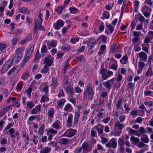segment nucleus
I'll return each instance as SVG.
<instances>
[{
    "label": "nucleus",
    "instance_id": "f257e3e1",
    "mask_svg": "<svg viewBox=\"0 0 153 153\" xmlns=\"http://www.w3.org/2000/svg\"><path fill=\"white\" fill-rule=\"evenodd\" d=\"M14 55V56L12 60L13 62H14V63L17 64L21 60L23 56L22 49L21 48L16 49Z\"/></svg>",
    "mask_w": 153,
    "mask_h": 153
},
{
    "label": "nucleus",
    "instance_id": "f03ea898",
    "mask_svg": "<svg viewBox=\"0 0 153 153\" xmlns=\"http://www.w3.org/2000/svg\"><path fill=\"white\" fill-rule=\"evenodd\" d=\"M100 73L102 75V78L104 80H106L114 74L112 71H107L104 69H102L100 70Z\"/></svg>",
    "mask_w": 153,
    "mask_h": 153
},
{
    "label": "nucleus",
    "instance_id": "7ed1b4c3",
    "mask_svg": "<svg viewBox=\"0 0 153 153\" xmlns=\"http://www.w3.org/2000/svg\"><path fill=\"white\" fill-rule=\"evenodd\" d=\"M12 63V60L10 59L7 60L3 65L1 70V72L2 73H4L6 72L11 66Z\"/></svg>",
    "mask_w": 153,
    "mask_h": 153
},
{
    "label": "nucleus",
    "instance_id": "20e7f679",
    "mask_svg": "<svg viewBox=\"0 0 153 153\" xmlns=\"http://www.w3.org/2000/svg\"><path fill=\"white\" fill-rule=\"evenodd\" d=\"M77 108L78 110L75 111V113L73 120L74 125L76 124L78 122L80 114V110L82 109V106L81 105H79L77 106Z\"/></svg>",
    "mask_w": 153,
    "mask_h": 153
},
{
    "label": "nucleus",
    "instance_id": "39448f33",
    "mask_svg": "<svg viewBox=\"0 0 153 153\" xmlns=\"http://www.w3.org/2000/svg\"><path fill=\"white\" fill-rule=\"evenodd\" d=\"M76 132L77 131L76 130L72 128H69L64 133L63 136L71 137L73 136Z\"/></svg>",
    "mask_w": 153,
    "mask_h": 153
},
{
    "label": "nucleus",
    "instance_id": "423d86ee",
    "mask_svg": "<svg viewBox=\"0 0 153 153\" xmlns=\"http://www.w3.org/2000/svg\"><path fill=\"white\" fill-rule=\"evenodd\" d=\"M65 22L63 20L61 19H59L56 22L54 23L53 25V28L55 30H59L63 26Z\"/></svg>",
    "mask_w": 153,
    "mask_h": 153
},
{
    "label": "nucleus",
    "instance_id": "0eeeda50",
    "mask_svg": "<svg viewBox=\"0 0 153 153\" xmlns=\"http://www.w3.org/2000/svg\"><path fill=\"white\" fill-rule=\"evenodd\" d=\"M116 140V138H113L106 144L105 146L109 148H116L117 146V142Z\"/></svg>",
    "mask_w": 153,
    "mask_h": 153
},
{
    "label": "nucleus",
    "instance_id": "6e6552de",
    "mask_svg": "<svg viewBox=\"0 0 153 153\" xmlns=\"http://www.w3.org/2000/svg\"><path fill=\"white\" fill-rule=\"evenodd\" d=\"M116 81V78H113L110 80H108L103 83L104 86L108 90L111 89V84H114Z\"/></svg>",
    "mask_w": 153,
    "mask_h": 153
},
{
    "label": "nucleus",
    "instance_id": "1a4fd4ad",
    "mask_svg": "<svg viewBox=\"0 0 153 153\" xmlns=\"http://www.w3.org/2000/svg\"><path fill=\"white\" fill-rule=\"evenodd\" d=\"M115 78H116V80L117 79V81L115 83L114 86L117 88H119L122 84L121 81L123 78V76L121 74H118L117 77Z\"/></svg>",
    "mask_w": 153,
    "mask_h": 153
},
{
    "label": "nucleus",
    "instance_id": "9d476101",
    "mask_svg": "<svg viewBox=\"0 0 153 153\" xmlns=\"http://www.w3.org/2000/svg\"><path fill=\"white\" fill-rule=\"evenodd\" d=\"M110 64H111V67H109V68L116 71L117 69L118 65L117 61L114 58H112L110 60Z\"/></svg>",
    "mask_w": 153,
    "mask_h": 153
},
{
    "label": "nucleus",
    "instance_id": "9b49d317",
    "mask_svg": "<svg viewBox=\"0 0 153 153\" xmlns=\"http://www.w3.org/2000/svg\"><path fill=\"white\" fill-rule=\"evenodd\" d=\"M35 23H34V26L33 29V33L36 34L38 33V30L44 31L45 29L44 27L42 25V24H37L36 27L35 28Z\"/></svg>",
    "mask_w": 153,
    "mask_h": 153
},
{
    "label": "nucleus",
    "instance_id": "f8f14e48",
    "mask_svg": "<svg viewBox=\"0 0 153 153\" xmlns=\"http://www.w3.org/2000/svg\"><path fill=\"white\" fill-rule=\"evenodd\" d=\"M62 123L59 120H57L53 122L51 126L52 127L56 129H59L61 128Z\"/></svg>",
    "mask_w": 153,
    "mask_h": 153
},
{
    "label": "nucleus",
    "instance_id": "ddd939ff",
    "mask_svg": "<svg viewBox=\"0 0 153 153\" xmlns=\"http://www.w3.org/2000/svg\"><path fill=\"white\" fill-rule=\"evenodd\" d=\"M42 14H41V12H40L38 15L39 19H35L34 20V23H35V28L36 27V26L37 24H41L42 23L43 20V19H42Z\"/></svg>",
    "mask_w": 153,
    "mask_h": 153
},
{
    "label": "nucleus",
    "instance_id": "4468645a",
    "mask_svg": "<svg viewBox=\"0 0 153 153\" xmlns=\"http://www.w3.org/2000/svg\"><path fill=\"white\" fill-rule=\"evenodd\" d=\"M73 118V115L71 114H70L68 116V118L66 122V126L67 127L69 128L71 127Z\"/></svg>",
    "mask_w": 153,
    "mask_h": 153
},
{
    "label": "nucleus",
    "instance_id": "2eb2a0df",
    "mask_svg": "<svg viewBox=\"0 0 153 153\" xmlns=\"http://www.w3.org/2000/svg\"><path fill=\"white\" fill-rule=\"evenodd\" d=\"M83 153H87L88 151H90L92 149V148L89 147L86 143H83L82 145Z\"/></svg>",
    "mask_w": 153,
    "mask_h": 153
},
{
    "label": "nucleus",
    "instance_id": "dca6fc26",
    "mask_svg": "<svg viewBox=\"0 0 153 153\" xmlns=\"http://www.w3.org/2000/svg\"><path fill=\"white\" fill-rule=\"evenodd\" d=\"M8 132L10 134V136L12 137H15L19 136V133L18 131L15 133V130L13 128L10 129L8 130Z\"/></svg>",
    "mask_w": 153,
    "mask_h": 153
},
{
    "label": "nucleus",
    "instance_id": "f3484780",
    "mask_svg": "<svg viewBox=\"0 0 153 153\" xmlns=\"http://www.w3.org/2000/svg\"><path fill=\"white\" fill-rule=\"evenodd\" d=\"M137 57L140 58V60L143 61L146 60L147 58V54L144 52L141 51L137 54Z\"/></svg>",
    "mask_w": 153,
    "mask_h": 153
},
{
    "label": "nucleus",
    "instance_id": "a211bd4d",
    "mask_svg": "<svg viewBox=\"0 0 153 153\" xmlns=\"http://www.w3.org/2000/svg\"><path fill=\"white\" fill-rule=\"evenodd\" d=\"M104 127V126L101 124H99L97 126H95L99 135H101L103 133Z\"/></svg>",
    "mask_w": 153,
    "mask_h": 153
},
{
    "label": "nucleus",
    "instance_id": "6ab92c4d",
    "mask_svg": "<svg viewBox=\"0 0 153 153\" xmlns=\"http://www.w3.org/2000/svg\"><path fill=\"white\" fill-rule=\"evenodd\" d=\"M30 71L27 70L25 71L23 73L21 76V78L24 80H26L30 75Z\"/></svg>",
    "mask_w": 153,
    "mask_h": 153
},
{
    "label": "nucleus",
    "instance_id": "aec40b11",
    "mask_svg": "<svg viewBox=\"0 0 153 153\" xmlns=\"http://www.w3.org/2000/svg\"><path fill=\"white\" fill-rule=\"evenodd\" d=\"M139 130L140 131H137V133L136 134V135L138 137H140L142 134L146 133V131L143 126L140 127L139 128Z\"/></svg>",
    "mask_w": 153,
    "mask_h": 153
},
{
    "label": "nucleus",
    "instance_id": "412c9836",
    "mask_svg": "<svg viewBox=\"0 0 153 153\" xmlns=\"http://www.w3.org/2000/svg\"><path fill=\"white\" fill-rule=\"evenodd\" d=\"M106 27L108 30L105 31V33L110 34L113 32L114 30V27L110 24H109L106 25Z\"/></svg>",
    "mask_w": 153,
    "mask_h": 153
},
{
    "label": "nucleus",
    "instance_id": "4be33fe9",
    "mask_svg": "<svg viewBox=\"0 0 153 153\" xmlns=\"http://www.w3.org/2000/svg\"><path fill=\"white\" fill-rule=\"evenodd\" d=\"M41 106L39 105L35 106L34 108H33L31 111V114H37L38 112H40Z\"/></svg>",
    "mask_w": 153,
    "mask_h": 153
},
{
    "label": "nucleus",
    "instance_id": "5701e85b",
    "mask_svg": "<svg viewBox=\"0 0 153 153\" xmlns=\"http://www.w3.org/2000/svg\"><path fill=\"white\" fill-rule=\"evenodd\" d=\"M110 51L113 53H115L116 52H122L121 51H119L118 50L117 46L115 44H113L111 45Z\"/></svg>",
    "mask_w": 153,
    "mask_h": 153
},
{
    "label": "nucleus",
    "instance_id": "b1692460",
    "mask_svg": "<svg viewBox=\"0 0 153 153\" xmlns=\"http://www.w3.org/2000/svg\"><path fill=\"white\" fill-rule=\"evenodd\" d=\"M58 85V83L55 77L52 78L51 83V86L52 88L54 89Z\"/></svg>",
    "mask_w": 153,
    "mask_h": 153
},
{
    "label": "nucleus",
    "instance_id": "393cba45",
    "mask_svg": "<svg viewBox=\"0 0 153 153\" xmlns=\"http://www.w3.org/2000/svg\"><path fill=\"white\" fill-rule=\"evenodd\" d=\"M72 110V107L71 105L69 104H67L65 106L63 110L66 112H71Z\"/></svg>",
    "mask_w": 153,
    "mask_h": 153
},
{
    "label": "nucleus",
    "instance_id": "a878e982",
    "mask_svg": "<svg viewBox=\"0 0 153 153\" xmlns=\"http://www.w3.org/2000/svg\"><path fill=\"white\" fill-rule=\"evenodd\" d=\"M85 91L86 94L94 92L92 86L89 83H88L87 85Z\"/></svg>",
    "mask_w": 153,
    "mask_h": 153
},
{
    "label": "nucleus",
    "instance_id": "bb28decb",
    "mask_svg": "<svg viewBox=\"0 0 153 153\" xmlns=\"http://www.w3.org/2000/svg\"><path fill=\"white\" fill-rule=\"evenodd\" d=\"M65 6H64L61 5L57 7L55 9L56 12L58 14H61L62 13V11L65 8Z\"/></svg>",
    "mask_w": 153,
    "mask_h": 153
},
{
    "label": "nucleus",
    "instance_id": "cd10ccee",
    "mask_svg": "<svg viewBox=\"0 0 153 153\" xmlns=\"http://www.w3.org/2000/svg\"><path fill=\"white\" fill-rule=\"evenodd\" d=\"M106 49V46L105 45H101L99 51L98 52V54L100 56L101 55L104 53Z\"/></svg>",
    "mask_w": 153,
    "mask_h": 153
},
{
    "label": "nucleus",
    "instance_id": "c85d7f7f",
    "mask_svg": "<svg viewBox=\"0 0 153 153\" xmlns=\"http://www.w3.org/2000/svg\"><path fill=\"white\" fill-rule=\"evenodd\" d=\"M128 57L127 55L123 56L122 58L120 60V62L122 64H125L128 62Z\"/></svg>",
    "mask_w": 153,
    "mask_h": 153
},
{
    "label": "nucleus",
    "instance_id": "c756f323",
    "mask_svg": "<svg viewBox=\"0 0 153 153\" xmlns=\"http://www.w3.org/2000/svg\"><path fill=\"white\" fill-rule=\"evenodd\" d=\"M68 78L69 77L67 76H65L63 78L62 85L64 88H65V87L68 84Z\"/></svg>",
    "mask_w": 153,
    "mask_h": 153
},
{
    "label": "nucleus",
    "instance_id": "7c9ffc66",
    "mask_svg": "<svg viewBox=\"0 0 153 153\" xmlns=\"http://www.w3.org/2000/svg\"><path fill=\"white\" fill-rule=\"evenodd\" d=\"M47 134H50L53 135V134H56L58 132L57 131L54 129L52 128H50L49 129L47 130Z\"/></svg>",
    "mask_w": 153,
    "mask_h": 153
},
{
    "label": "nucleus",
    "instance_id": "2f4dec72",
    "mask_svg": "<svg viewBox=\"0 0 153 153\" xmlns=\"http://www.w3.org/2000/svg\"><path fill=\"white\" fill-rule=\"evenodd\" d=\"M51 151V149L48 147H45L41 149L40 153H48Z\"/></svg>",
    "mask_w": 153,
    "mask_h": 153
},
{
    "label": "nucleus",
    "instance_id": "473e14b6",
    "mask_svg": "<svg viewBox=\"0 0 153 153\" xmlns=\"http://www.w3.org/2000/svg\"><path fill=\"white\" fill-rule=\"evenodd\" d=\"M146 76L148 77L151 76L153 75V72L152 68L149 67L146 73Z\"/></svg>",
    "mask_w": 153,
    "mask_h": 153
},
{
    "label": "nucleus",
    "instance_id": "72a5a7b5",
    "mask_svg": "<svg viewBox=\"0 0 153 153\" xmlns=\"http://www.w3.org/2000/svg\"><path fill=\"white\" fill-rule=\"evenodd\" d=\"M152 10L151 8L146 5L143 6L141 11L142 12H150Z\"/></svg>",
    "mask_w": 153,
    "mask_h": 153
},
{
    "label": "nucleus",
    "instance_id": "f704fd0d",
    "mask_svg": "<svg viewBox=\"0 0 153 153\" xmlns=\"http://www.w3.org/2000/svg\"><path fill=\"white\" fill-rule=\"evenodd\" d=\"M53 62L52 59H50L47 57L45 58L44 60L45 63L49 66H51V65Z\"/></svg>",
    "mask_w": 153,
    "mask_h": 153
},
{
    "label": "nucleus",
    "instance_id": "c9c22d12",
    "mask_svg": "<svg viewBox=\"0 0 153 153\" xmlns=\"http://www.w3.org/2000/svg\"><path fill=\"white\" fill-rule=\"evenodd\" d=\"M54 109L53 108H51L49 109L48 113V118H53L54 114Z\"/></svg>",
    "mask_w": 153,
    "mask_h": 153
},
{
    "label": "nucleus",
    "instance_id": "e433bc0d",
    "mask_svg": "<svg viewBox=\"0 0 153 153\" xmlns=\"http://www.w3.org/2000/svg\"><path fill=\"white\" fill-rule=\"evenodd\" d=\"M34 45H32L30 47V49L27 51L26 55L29 56L30 57L31 55H32L34 50Z\"/></svg>",
    "mask_w": 153,
    "mask_h": 153
},
{
    "label": "nucleus",
    "instance_id": "4c0bfd02",
    "mask_svg": "<svg viewBox=\"0 0 153 153\" xmlns=\"http://www.w3.org/2000/svg\"><path fill=\"white\" fill-rule=\"evenodd\" d=\"M71 48L70 45H65L62 46L61 48V49L65 52H68Z\"/></svg>",
    "mask_w": 153,
    "mask_h": 153
},
{
    "label": "nucleus",
    "instance_id": "58836bf2",
    "mask_svg": "<svg viewBox=\"0 0 153 153\" xmlns=\"http://www.w3.org/2000/svg\"><path fill=\"white\" fill-rule=\"evenodd\" d=\"M141 140L146 143H148L149 141L148 136L146 135L142 136L141 137Z\"/></svg>",
    "mask_w": 153,
    "mask_h": 153
},
{
    "label": "nucleus",
    "instance_id": "ea45409f",
    "mask_svg": "<svg viewBox=\"0 0 153 153\" xmlns=\"http://www.w3.org/2000/svg\"><path fill=\"white\" fill-rule=\"evenodd\" d=\"M115 127H118L120 130H121L125 127V125L121 124L119 121H117L115 124Z\"/></svg>",
    "mask_w": 153,
    "mask_h": 153
},
{
    "label": "nucleus",
    "instance_id": "a19ab883",
    "mask_svg": "<svg viewBox=\"0 0 153 153\" xmlns=\"http://www.w3.org/2000/svg\"><path fill=\"white\" fill-rule=\"evenodd\" d=\"M98 39L101 40L103 43H106V42L107 36L104 35H101L99 36Z\"/></svg>",
    "mask_w": 153,
    "mask_h": 153
},
{
    "label": "nucleus",
    "instance_id": "79ce46f5",
    "mask_svg": "<svg viewBox=\"0 0 153 153\" xmlns=\"http://www.w3.org/2000/svg\"><path fill=\"white\" fill-rule=\"evenodd\" d=\"M45 126L42 125L40 126L38 130V134L41 136L44 133Z\"/></svg>",
    "mask_w": 153,
    "mask_h": 153
},
{
    "label": "nucleus",
    "instance_id": "37998d69",
    "mask_svg": "<svg viewBox=\"0 0 153 153\" xmlns=\"http://www.w3.org/2000/svg\"><path fill=\"white\" fill-rule=\"evenodd\" d=\"M20 12L25 14L29 13L28 9L26 7H22L20 9Z\"/></svg>",
    "mask_w": 153,
    "mask_h": 153
},
{
    "label": "nucleus",
    "instance_id": "c03bdc74",
    "mask_svg": "<svg viewBox=\"0 0 153 153\" xmlns=\"http://www.w3.org/2000/svg\"><path fill=\"white\" fill-rule=\"evenodd\" d=\"M34 104L33 101H27V106L30 108H32L34 106Z\"/></svg>",
    "mask_w": 153,
    "mask_h": 153
},
{
    "label": "nucleus",
    "instance_id": "a18cd8bd",
    "mask_svg": "<svg viewBox=\"0 0 153 153\" xmlns=\"http://www.w3.org/2000/svg\"><path fill=\"white\" fill-rule=\"evenodd\" d=\"M69 10L70 11L71 13L72 14H75L76 13L78 10L75 7H71L69 9Z\"/></svg>",
    "mask_w": 153,
    "mask_h": 153
},
{
    "label": "nucleus",
    "instance_id": "49530a36",
    "mask_svg": "<svg viewBox=\"0 0 153 153\" xmlns=\"http://www.w3.org/2000/svg\"><path fill=\"white\" fill-rule=\"evenodd\" d=\"M49 100V98L46 95L43 96L41 99L40 102H47Z\"/></svg>",
    "mask_w": 153,
    "mask_h": 153
},
{
    "label": "nucleus",
    "instance_id": "de8ad7c7",
    "mask_svg": "<svg viewBox=\"0 0 153 153\" xmlns=\"http://www.w3.org/2000/svg\"><path fill=\"white\" fill-rule=\"evenodd\" d=\"M30 140L32 141L34 144H36L38 142V137L37 136L34 135L33 138L31 139Z\"/></svg>",
    "mask_w": 153,
    "mask_h": 153
},
{
    "label": "nucleus",
    "instance_id": "09e8293b",
    "mask_svg": "<svg viewBox=\"0 0 153 153\" xmlns=\"http://www.w3.org/2000/svg\"><path fill=\"white\" fill-rule=\"evenodd\" d=\"M96 42L95 41L92 40H90L88 44V46L90 47V49L94 48L96 44Z\"/></svg>",
    "mask_w": 153,
    "mask_h": 153
},
{
    "label": "nucleus",
    "instance_id": "8fccbe9b",
    "mask_svg": "<svg viewBox=\"0 0 153 153\" xmlns=\"http://www.w3.org/2000/svg\"><path fill=\"white\" fill-rule=\"evenodd\" d=\"M14 125V123L13 122H11L9 123L6 127L4 129V131H7V130L9 129H10L11 128V127H12Z\"/></svg>",
    "mask_w": 153,
    "mask_h": 153
},
{
    "label": "nucleus",
    "instance_id": "3c124183",
    "mask_svg": "<svg viewBox=\"0 0 153 153\" xmlns=\"http://www.w3.org/2000/svg\"><path fill=\"white\" fill-rule=\"evenodd\" d=\"M131 140L135 143H138L140 141L139 139L134 136H132L130 137Z\"/></svg>",
    "mask_w": 153,
    "mask_h": 153
},
{
    "label": "nucleus",
    "instance_id": "603ef678",
    "mask_svg": "<svg viewBox=\"0 0 153 153\" xmlns=\"http://www.w3.org/2000/svg\"><path fill=\"white\" fill-rule=\"evenodd\" d=\"M32 89L31 88L29 87L27 89L25 90V92L26 93L27 96L29 98L30 97L31 93L32 91Z\"/></svg>",
    "mask_w": 153,
    "mask_h": 153
},
{
    "label": "nucleus",
    "instance_id": "864d4df0",
    "mask_svg": "<svg viewBox=\"0 0 153 153\" xmlns=\"http://www.w3.org/2000/svg\"><path fill=\"white\" fill-rule=\"evenodd\" d=\"M110 14L109 12L105 11L103 14V16L105 19H108L110 17Z\"/></svg>",
    "mask_w": 153,
    "mask_h": 153
},
{
    "label": "nucleus",
    "instance_id": "5fc2aeb1",
    "mask_svg": "<svg viewBox=\"0 0 153 153\" xmlns=\"http://www.w3.org/2000/svg\"><path fill=\"white\" fill-rule=\"evenodd\" d=\"M118 142L119 146H124V142L123 139L120 137L119 138L118 140Z\"/></svg>",
    "mask_w": 153,
    "mask_h": 153
},
{
    "label": "nucleus",
    "instance_id": "6e6d98bb",
    "mask_svg": "<svg viewBox=\"0 0 153 153\" xmlns=\"http://www.w3.org/2000/svg\"><path fill=\"white\" fill-rule=\"evenodd\" d=\"M114 6V3H110V4L106 5L105 6V8L108 10H111Z\"/></svg>",
    "mask_w": 153,
    "mask_h": 153
},
{
    "label": "nucleus",
    "instance_id": "4d7b16f0",
    "mask_svg": "<svg viewBox=\"0 0 153 153\" xmlns=\"http://www.w3.org/2000/svg\"><path fill=\"white\" fill-rule=\"evenodd\" d=\"M7 47V45L3 43H0V51H2L5 49Z\"/></svg>",
    "mask_w": 153,
    "mask_h": 153
},
{
    "label": "nucleus",
    "instance_id": "13d9d810",
    "mask_svg": "<svg viewBox=\"0 0 153 153\" xmlns=\"http://www.w3.org/2000/svg\"><path fill=\"white\" fill-rule=\"evenodd\" d=\"M101 139V142L102 144H105L108 141V139L106 137H105L102 136L100 137Z\"/></svg>",
    "mask_w": 153,
    "mask_h": 153
},
{
    "label": "nucleus",
    "instance_id": "bf43d9fd",
    "mask_svg": "<svg viewBox=\"0 0 153 153\" xmlns=\"http://www.w3.org/2000/svg\"><path fill=\"white\" fill-rule=\"evenodd\" d=\"M60 143L63 144H65L68 142V139L66 138H62L60 140Z\"/></svg>",
    "mask_w": 153,
    "mask_h": 153
},
{
    "label": "nucleus",
    "instance_id": "052dcab7",
    "mask_svg": "<svg viewBox=\"0 0 153 153\" xmlns=\"http://www.w3.org/2000/svg\"><path fill=\"white\" fill-rule=\"evenodd\" d=\"M105 29V25L103 22H102L100 25V26L99 27V29L100 31L102 32Z\"/></svg>",
    "mask_w": 153,
    "mask_h": 153
},
{
    "label": "nucleus",
    "instance_id": "680f3d73",
    "mask_svg": "<svg viewBox=\"0 0 153 153\" xmlns=\"http://www.w3.org/2000/svg\"><path fill=\"white\" fill-rule=\"evenodd\" d=\"M65 102V100L64 99H61L58 102V105L60 106H61L64 105Z\"/></svg>",
    "mask_w": 153,
    "mask_h": 153
},
{
    "label": "nucleus",
    "instance_id": "e2e57ef3",
    "mask_svg": "<svg viewBox=\"0 0 153 153\" xmlns=\"http://www.w3.org/2000/svg\"><path fill=\"white\" fill-rule=\"evenodd\" d=\"M58 96V97H61L65 96V94L63 90L61 89L59 90Z\"/></svg>",
    "mask_w": 153,
    "mask_h": 153
},
{
    "label": "nucleus",
    "instance_id": "0e129e2a",
    "mask_svg": "<svg viewBox=\"0 0 153 153\" xmlns=\"http://www.w3.org/2000/svg\"><path fill=\"white\" fill-rule=\"evenodd\" d=\"M122 102V100L121 99H120L118 101L116 105V108L117 109H118L121 106Z\"/></svg>",
    "mask_w": 153,
    "mask_h": 153
},
{
    "label": "nucleus",
    "instance_id": "69168bd1",
    "mask_svg": "<svg viewBox=\"0 0 153 153\" xmlns=\"http://www.w3.org/2000/svg\"><path fill=\"white\" fill-rule=\"evenodd\" d=\"M128 128L130 133L132 134H135L136 135V134L137 133V130H134L130 127Z\"/></svg>",
    "mask_w": 153,
    "mask_h": 153
},
{
    "label": "nucleus",
    "instance_id": "338daca9",
    "mask_svg": "<svg viewBox=\"0 0 153 153\" xmlns=\"http://www.w3.org/2000/svg\"><path fill=\"white\" fill-rule=\"evenodd\" d=\"M47 50V48L46 46L45 45H43L41 49V51L42 53L46 52Z\"/></svg>",
    "mask_w": 153,
    "mask_h": 153
},
{
    "label": "nucleus",
    "instance_id": "774afa93",
    "mask_svg": "<svg viewBox=\"0 0 153 153\" xmlns=\"http://www.w3.org/2000/svg\"><path fill=\"white\" fill-rule=\"evenodd\" d=\"M82 150L81 147H78L75 149L74 153H79L81 152Z\"/></svg>",
    "mask_w": 153,
    "mask_h": 153
}]
</instances>
